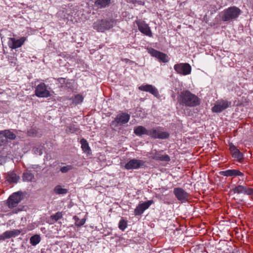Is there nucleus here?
Returning <instances> with one entry per match:
<instances>
[{
	"label": "nucleus",
	"instance_id": "c03bdc74",
	"mask_svg": "<svg viewBox=\"0 0 253 253\" xmlns=\"http://www.w3.org/2000/svg\"><path fill=\"white\" fill-rule=\"evenodd\" d=\"M23 208H24V206L22 207V208H21V209H20L19 208H17V211H22Z\"/></svg>",
	"mask_w": 253,
	"mask_h": 253
},
{
	"label": "nucleus",
	"instance_id": "4468645a",
	"mask_svg": "<svg viewBox=\"0 0 253 253\" xmlns=\"http://www.w3.org/2000/svg\"><path fill=\"white\" fill-rule=\"evenodd\" d=\"M153 203V200H149L142 204L138 205L134 210L135 215H141L144 211L147 209L150 205Z\"/></svg>",
	"mask_w": 253,
	"mask_h": 253
},
{
	"label": "nucleus",
	"instance_id": "9b49d317",
	"mask_svg": "<svg viewBox=\"0 0 253 253\" xmlns=\"http://www.w3.org/2000/svg\"><path fill=\"white\" fill-rule=\"evenodd\" d=\"M173 194L177 200L182 203L188 200L189 194L181 188H174Z\"/></svg>",
	"mask_w": 253,
	"mask_h": 253
},
{
	"label": "nucleus",
	"instance_id": "6e6552de",
	"mask_svg": "<svg viewBox=\"0 0 253 253\" xmlns=\"http://www.w3.org/2000/svg\"><path fill=\"white\" fill-rule=\"evenodd\" d=\"M35 94L39 97H48L51 96L44 83H41L38 85L36 88Z\"/></svg>",
	"mask_w": 253,
	"mask_h": 253
},
{
	"label": "nucleus",
	"instance_id": "c9c22d12",
	"mask_svg": "<svg viewBox=\"0 0 253 253\" xmlns=\"http://www.w3.org/2000/svg\"><path fill=\"white\" fill-rule=\"evenodd\" d=\"M78 129V128L76 127L75 125H70L67 127L66 131L67 133H73L76 132Z\"/></svg>",
	"mask_w": 253,
	"mask_h": 253
},
{
	"label": "nucleus",
	"instance_id": "20e7f679",
	"mask_svg": "<svg viewBox=\"0 0 253 253\" xmlns=\"http://www.w3.org/2000/svg\"><path fill=\"white\" fill-rule=\"evenodd\" d=\"M115 20L113 19H102L97 20L93 24V28L98 32H103L113 27Z\"/></svg>",
	"mask_w": 253,
	"mask_h": 253
},
{
	"label": "nucleus",
	"instance_id": "7c9ffc66",
	"mask_svg": "<svg viewBox=\"0 0 253 253\" xmlns=\"http://www.w3.org/2000/svg\"><path fill=\"white\" fill-rule=\"evenodd\" d=\"M74 219L75 220V224L76 226L78 227H80L82 225H83L85 222V219L84 218H83L82 219H80L77 216L75 215L74 216Z\"/></svg>",
	"mask_w": 253,
	"mask_h": 253
},
{
	"label": "nucleus",
	"instance_id": "6ab92c4d",
	"mask_svg": "<svg viewBox=\"0 0 253 253\" xmlns=\"http://www.w3.org/2000/svg\"><path fill=\"white\" fill-rule=\"evenodd\" d=\"M111 3V0H96L94 5L98 8H104L108 6Z\"/></svg>",
	"mask_w": 253,
	"mask_h": 253
},
{
	"label": "nucleus",
	"instance_id": "393cba45",
	"mask_svg": "<svg viewBox=\"0 0 253 253\" xmlns=\"http://www.w3.org/2000/svg\"><path fill=\"white\" fill-rule=\"evenodd\" d=\"M41 239L40 236L36 234L30 238V242L32 245L36 246L40 243Z\"/></svg>",
	"mask_w": 253,
	"mask_h": 253
},
{
	"label": "nucleus",
	"instance_id": "f257e3e1",
	"mask_svg": "<svg viewBox=\"0 0 253 253\" xmlns=\"http://www.w3.org/2000/svg\"><path fill=\"white\" fill-rule=\"evenodd\" d=\"M178 103L182 106L194 107L200 104V99L195 94L186 90L180 92L177 97Z\"/></svg>",
	"mask_w": 253,
	"mask_h": 253
},
{
	"label": "nucleus",
	"instance_id": "b1692460",
	"mask_svg": "<svg viewBox=\"0 0 253 253\" xmlns=\"http://www.w3.org/2000/svg\"><path fill=\"white\" fill-rule=\"evenodd\" d=\"M7 181L8 183H15L16 182V173L14 171H10L8 173L6 177Z\"/></svg>",
	"mask_w": 253,
	"mask_h": 253
},
{
	"label": "nucleus",
	"instance_id": "5701e85b",
	"mask_svg": "<svg viewBox=\"0 0 253 253\" xmlns=\"http://www.w3.org/2000/svg\"><path fill=\"white\" fill-rule=\"evenodd\" d=\"M28 197V194L26 192H17V205L22 200H24L25 199H26Z\"/></svg>",
	"mask_w": 253,
	"mask_h": 253
},
{
	"label": "nucleus",
	"instance_id": "49530a36",
	"mask_svg": "<svg viewBox=\"0 0 253 253\" xmlns=\"http://www.w3.org/2000/svg\"><path fill=\"white\" fill-rule=\"evenodd\" d=\"M18 178H19V176H17V178H16L17 180H18Z\"/></svg>",
	"mask_w": 253,
	"mask_h": 253
},
{
	"label": "nucleus",
	"instance_id": "a18cd8bd",
	"mask_svg": "<svg viewBox=\"0 0 253 253\" xmlns=\"http://www.w3.org/2000/svg\"><path fill=\"white\" fill-rule=\"evenodd\" d=\"M16 233H17V235H18V234H19L20 233V230H17Z\"/></svg>",
	"mask_w": 253,
	"mask_h": 253
},
{
	"label": "nucleus",
	"instance_id": "72a5a7b5",
	"mask_svg": "<svg viewBox=\"0 0 253 253\" xmlns=\"http://www.w3.org/2000/svg\"><path fill=\"white\" fill-rule=\"evenodd\" d=\"M127 221L124 219H122L119 223V228L120 230L124 231L127 227Z\"/></svg>",
	"mask_w": 253,
	"mask_h": 253
},
{
	"label": "nucleus",
	"instance_id": "f704fd0d",
	"mask_svg": "<svg viewBox=\"0 0 253 253\" xmlns=\"http://www.w3.org/2000/svg\"><path fill=\"white\" fill-rule=\"evenodd\" d=\"M42 146H35L33 148V151L36 154L41 155L42 154Z\"/></svg>",
	"mask_w": 253,
	"mask_h": 253
},
{
	"label": "nucleus",
	"instance_id": "412c9836",
	"mask_svg": "<svg viewBox=\"0 0 253 253\" xmlns=\"http://www.w3.org/2000/svg\"><path fill=\"white\" fill-rule=\"evenodd\" d=\"M81 144L82 145L81 147L83 151L85 153L89 154L91 151V149L89 147L88 143L87 141L85 139L82 138L81 140Z\"/></svg>",
	"mask_w": 253,
	"mask_h": 253
},
{
	"label": "nucleus",
	"instance_id": "9d476101",
	"mask_svg": "<svg viewBox=\"0 0 253 253\" xmlns=\"http://www.w3.org/2000/svg\"><path fill=\"white\" fill-rule=\"evenodd\" d=\"M174 70L178 74L187 75L190 74L191 67L188 63H180L175 64L174 66Z\"/></svg>",
	"mask_w": 253,
	"mask_h": 253
},
{
	"label": "nucleus",
	"instance_id": "cd10ccee",
	"mask_svg": "<svg viewBox=\"0 0 253 253\" xmlns=\"http://www.w3.org/2000/svg\"><path fill=\"white\" fill-rule=\"evenodd\" d=\"M54 191L57 194H65L67 193L68 190L62 188L60 185H57L54 188Z\"/></svg>",
	"mask_w": 253,
	"mask_h": 253
},
{
	"label": "nucleus",
	"instance_id": "79ce46f5",
	"mask_svg": "<svg viewBox=\"0 0 253 253\" xmlns=\"http://www.w3.org/2000/svg\"><path fill=\"white\" fill-rule=\"evenodd\" d=\"M76 99H78L80 102H82L83 99V98L82 97V96H81L80 95H78L77 96H76Z\"/></svg>",
	"mask_w": 253,
	"mask_h": 253
},
{
	"label": "nucleus",
	"instance_id": "4be33fe9",
	"mask_svg": "<svg viewBox=\"0 0 253 253\" xmlns=\"http://www.w3.org/2000/svg\"><path fill=\"white\" fill-rule=\"evenodd\" d=\"M22 178L23 181L27 182L32 181L35 179L34 175L30 171L24 172Z\"/></svg>",
	"mask_w": 253,
	"mask_h": 253
},
{
	"label": "nucleus",
	"instance_id": "1a4fd4ad",
	"mask_svg": "<svg viewBox=\"0 0 253 253\" xmlns=\"http://www.w3.org/2000/svg\"><path fill=\"white\" fill-rule=\"evenodd\" d=\"M136 24L138 26V30L143 34L151 37H152V33L149 27L144 21L139 19L135 21Z\"/></svg>",
	"mask_w": 253,
	"mask_h": 253
},
{
	"label": "nucleus",
	"instance_id": "423d86ee",
	"mask_svg": "<svg viewBox=\"0 0 253 253\" xmlns=\"http://www.w3.org/2000/svg\"><path fill=\"white\" fill-rule=\"evenodd\" d=\"M231 102L226 100L221 99L216 102V104L212 107L211 110L214 113H220L231 106Z\"/></svg>",
	"mask_w": 253,
	"mask_h": 253
},
{
	"label": "nucleus",
	"instance_id": "ea45409f",
	"mask_svg": "<svg viewBox=\"0 0 253 253\" xmlns=\"http://www.w3.org/2000/svg\"><path fill=\"white\" fill-rule=\"evenodd\" d=\"M6 143V137L0 132V146Z\"/></svg>",
	"mask_w": 253,
	"mask_h": 253
},
{
	"label": "nucleus",
	"instance_id": "c85d7f7f",
	"mask_svg": "<svg viewBox=\"0 0 253 253\" xmlns=\"http://www.w3.org/2000/svg\"><path fill=\"white\" fill-rule=\"evenodd\" d=\"M2 234L5 240V239L14 237L16 235V230H13L12 231H6L4 232Z\"/></svg>",
	"mask_w": 253,
	"mask_h": 253
},
{
	"label": "nucleus",
	"instance_id": "58836bf2",
	"mask_svg": "<svg viewBox=\"0 0 253 253\" xmlns=\"http://www.w3.org/2000/svg\"><path fill=\"white\" fill-rule=\"evenodd\" d=\"M244 194L253 196V188L247 187L246 186V190H245Z\"/></svg>",
	"mask_w": 253,
	"mask_h": 253
},
{
	"label": "nucleus",
	"instance_id": "f8f14e48",
	"mask_svg": "<svg viewBox=\"0 0 253 253\" xmlns=\"http://www.w3.org/2000/svg\"><path fill=\"white\" fill-rule=\"evenodd\" d=\"M163 151H157L154 150L151 153V158L153 160L156 161H160L163 162H168L170 161V159L169 156L167 154H162Z\"/></svg>",
	"mask_w": 253,
	"mask_h": 253
},
{
	"label": "nucleus",
	"instance_id": "39448f33",
	"mask_svg": "<svg viewBox=\"0 0 253 253\" xmlns=\"http://www.w3.org/2000/svg\"><path fill=\"white\" fill-rule=\"evenodd\" d=\"M162 127H156L149 129V136L154 139H165L168 138L169 133L167 131H163Z\"/></svg>",
	"mask_w": 253,
	"mask_h": 253
},
{
	"label": "nucleus",
	"instance_id": "473e14b6",
	"mask_svg": "<svg viewBox=\"0 0 253 253\" xmlns=\"http://www.w3.org/2000/svg\"><path fill=\"white\" fill-rule=\"evenodd\" d=\"M8 45L11 50L16 49V39L14 38H9Z\"/></svg>",
	"mask_w": 253,
	"mask_h": 253
},
{
	"label": "nucleus",
	"instance_id": "bb28decb",
	"mask_svg": "<svg viewBox=\"0 0 253 253\" xmlns=\"http://www.w3.org/2000/svg\"><path fill=\"white\" fill-rule=\"evenodd\" d=\"M246 190V186L239 185L232 189V191L234 193L237 194H244L245 190Z\"/></svg>",
	"mask_w": 253,
	"mask_h": 253
},
{
	"label": "nucleus",
	"instance_id": "e433bc0d",
	"mask_svg": "<svg viewBox=\"0 0 253 253\" xmlns=\"http://www.w3.org/2000/svg\"><path fill=\"white\" fill-rule=\"evenodd\" d=\"M73 166L71 165H67L66 166L62 167L60 169V171L62 173H66L70 170L73 169Z\"/></svg>",
	"mask_w": 253,
	"mask_h": 253
},
{
	"label": "nucleus",
	"instance_id": "4c0bfd02",
	"mask_svg": "<svg viewBox=\"0 0 253 253\" xmlns=\"http://www.w3.org/2000/svg\"><path fill=\"white\" fill-rule=\"evenodd\" d=\"M26 40V37H22L20 39L17 40V48H18L24 43Z\"/></svg>",
	"mask_w": 253,
	"mask_h": 253
},
{
	"label": "nucleus",
	"instance_id": "a211bd4d",
	"mask_svg": "<svg viewBox=\"0 0 253 253\" xmlns=\"http://www.w3.org/2000/svg\"><path fill=\"white\" fill-rule=\"evenodd\" d=\"M134 133L137 136L147 135L149 136V130H147L145 127L139 126L134 128Z\"/></svg>",
	"mask_w": 253,
	"mask_h": 253
},
{
	"label": "nucleus",
	"instance_id": "dca6fc26",
	"mask_svg": "<svg viewBox=\"0 0 253 253\" xmlns=\"http://www.w3.org/2000/svg\"><path fill=\"white\" fill-rule=\"evenodd\" d=\"M139 89L142 91L149 92L156 97H158L159 95L158 89L155 87L150 84L141 85L139 87Z\"/></svg>",
	"mask_w": 253,
	"mask_h": 253
},
{
	"label": "nucleus",
	"instance_id": "a19ab883",
	"mask_svg": "<svg viewBox=\"0 0 253 253\" xmlns=\"http://www.w3.org/2000/svg\"><path fill=\"white\" fill-rule=\"evenodd\" d=\"M57 81L61 84H64L65 83V78H59L57 79Z\"/></svg>",
	"mask_w": 253,
	"mask_h": 253
},
{
	"label": "nucleus",
	"instance_id": "2f4dec72",
	"mask_svg": "<svg viewBox=\"0 0 253 253\" xmlns=\"http://www.w3.org/2000/svg\"><path fill=\"white\" fill-rule=\"evenodd\" d=\"M63 214L62 212L58 211L56 212L54 214H52L50 216V218L52 219L54 221H57L59 219H60L62 218Z\"/></svg>",
	"mask_w": 253,
	"mask_h": 253
},
{
	"label": "nucleus",
	"instance_id": "f03ea898",
	"mask_svg": "<svg viewBox=\"0 0 253 253\" xmlns=\"http://www.w3.org/2000/svg\"><path fill=\"white\" fill-rule=\"evenodd\" d=\"M241 10L235 6L225 9L221 13L222 21L228 22L237 19L241 14Z\"/></svg>",
	"mask_w": 253,
	"mask_h": 253
},
{
	"label": "nucleus",
	"instance_id": "7ed1b4c3",
	"mask_svg": "<svg viewBox=\"0 0 253 253\" xmlns=\"http://www.w3.org/2000/svg\"><path fill=\"white\" fill-rule=\"evenodd\" d=\"M129 119L130 115L128 114L123 112L119 113L110 123V127L112 129L116 130L118 127L127 123Z\"/></svg>",
	"mask_w": 253,
	"mask_h": 253
},
{
	"label": "nucleus",
	"instance_id": "aec40b11",
	"mask_svg": "<svg viewBox=\"0 0 253 253\" xmlns=\"http://www.w3.org/2000/svg\"><path fill=\"white\" fill-rule=\"evenodd\" d=\"M7 206L9 208H13L16 207V192L11 195L7 200Z\"/></svg>",
	"mask_w": 253,
	"mask_h": 253
},
{
	"label": "nucleus",
	"instance_id": "2eb2a0df",
	"mask_svg": "<svg viewBox=\"0 0 253 253\" xmlns=\"http://www.w3.org/2000/svg\"><path fill=\"white\" fill-rule=\"evenodd\" d=\"M229 149L232 156L241 162L243 159V154L232 143L229 144Z\"/></svg>",
	"mask_w": 253,
	"mask_h": 253
},
{
	"label": "nucleus",
	"instance_id": "a878e982",
	"mask_svg": "<svg viewBox=\"0 0 253 253\" xmlns=\"http://www.w3.org/2000/svg\"><path fill=\"white\" fill-rule=\"evenodd\" d=\"M1 133L2 135H3L6 137V142L7 141V138L10 139H14L16 137L15 134L9 130H5L4 131H2Z\"/></svg>",
	"mask_w": 253,
	"mask_h": 253
},
{
	"label": "nucleus",
	"instance_id": "f3484780",
	"mask_svg": "<svg viewBox=\"0 0 253 253\" xmlns=\"http://www.w3.org/2000/svg\"><path fill=\"white\" fill-rule=\"evenodd\" d=\"M220 174L225 176H243L244 173L237 169H228L220 172Z\"/></svg>",
	"mask_w": 253,
	"mask_h": 253
},
{
	"label": "nucleus",
	"instance_id": "37998d69",
	"mask_svg": "<svg viewBox=\"0 0 253 253\" xmlns=\"http://www.w3.org/2000/svg\"><path fill=\"white\" fill-rule=\"evenodd\" d=\"M3 240H4V238H3V234H2L0 235V242L1 241H3Z\"/></svg>",
	"mask_w": 253,
	"mask_h": 253
},
{
	"label": "nucleus",
	"instance_id": "ddd939ff",
	"mask_svg": "<svg viewBox=\"0 0 253 253\" xmlns=\"http://www.w3.org/2000/svg\"><path fill=\"white\" fill-rule=\"evenodd\" d=\"M150 53L152 56L157 58L160 62L166 63L169 61V58L166 54L154 49H152L150 51Z\"/></svg>",
	"mask_w": 253,
	"mask_h": 253
},
{
	"label": "nucleus",
	"instance_id": "c756f323",
	"mask_svg": "<svg viewBox=\"0 0 253 253\" xmlns=\"http://www.w3.org/2000/svg\"><path fill=\"white\" fill-rule=\"evenodd\" d=\"M27 134L28 136L31 137H40L41 134H39L38 130L34 128H32L30 129L28 132Z\"/></svg>",
	"mask_w": 253,
	"mask_h": 253
},
{
	"label": "nucleus",
	"instance_id": "0eeeda50",
	"mask_svg": "<svg viewBox=\"0 0 253 253\" xmlns=\"http://www.w3.org/2000/svg\"><path fill=\"white\" fill-rule=\"evenodd\" d=\"M145 162L143 160L133 159L129 161L125 166L127 170L138 169L145 166Z\"/></svg>",
	"mask_w": 253,
	"mask_h": 253
}]
</instances>
